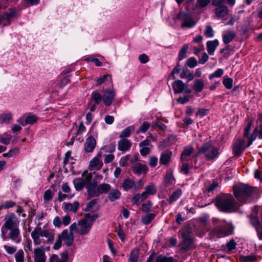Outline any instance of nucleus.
Returning a JSON list of instances; mask_svg holds the SVG:
<instances>
[{
	"label": "nucleus",
	"instance_id": "nucleus-1",
	"mask_svg": "<svg viewBox=\"0 0 262 262\" xmlns=\"http://www.w3.org/2000/svg\"><path fill=\"white\" fill-rule=\"evenodd\" d=\"M5 223L1 228L2 238L5 241L10 238L13 242L19 244L21 237L19 228V222L14 214L6 215L4 219Z\"/></svg>",
	"mask_w": 262,
	"mask_h": 262
},
{
	"label": "nucleus",
	"instance_id": "nucleus-2",
	"mask_svg": "<svg viewBox=\"0 0 262 262\" xmlns=\"http://www.w3.org/2000/svg\"><path fill=\"white\" fill-rule=\"evenodd\" d=\"M215 204L220 210L224 212H231L237 209L233 198L229 194L217 197Z\"/></svg>",
	"mask_w": 262,
	"mask_h": 262
},
{
	"label": "nucleus",
	"instance_id": "nucleus-3",
	"mask_svg": "<svg viewBox=\"0 0 262 262\" xmlns=\"http://www.w3.org/2000/svg\"><path fill=\"white\" fill-rule=\"evenodd\" d=\"M92 223H89L87 220L83 219L80 220L77 223H74L71 224L69 227V231L76 232L80 235L88 234L90 231Z\"/></svg>",
	"mask_w": 262,
	"mask_h": 262
},
{
	"label": "nucleus",
	"instance_id": "nucleus-4",
	"mask_svg": "<svg viewBox=\"0 0 262 262\" xmlns=\"http://www.w3.org/2000/svg\"><path fill=\"white\" fill-rule=\"evenodd\" d=\"M233 230V227L230 224L224 222L220 223L219 225L213 229L210 234L213 237H221L231 234Z\"/></svg>",
	"mask_w": 262,
	"mask_h": 262
},
{
	"label": "nucleus",
	"instance_id": "nucleus-5",
	"mask_svg": "<svg viewBox=\"0 0 262 262\" xmlns=\"http://www.w3.org/2000/svg\"><path fill=\"white\" fill-rule=\"evenodd\" d=\"M199 152L203 154L208 159H214L219 155L217 148L209 142L202 145L199 149Z\"/></svg>",
	"mask_w": 262,
	"mask_h": 262
},
{
	"label": "nucleus",
	"instance_id": "nucleus-6",
	"mask_svg": "<svg viewBox=\"0 0 262 262\" xmlns=\"http://www.w3.org/2000/svg\"><path fill=\"white\" fill-rule=\"evenodd\" d=\"M233 193L236 199L242 203L246 201V185L238 183L233 186Z\"/></svg>",
	"mask_w": 262,
	"mask_h": 262
},
{
	"label": "nucleus",
	"instance_id": "nucleus-7",
	"mask_svg": "<svg viewBox=\"0 0 262 262\" xmlns=\"http://www.w3.org/2000/svg\"><path fill=\"white\" fill-rule=\"evenodd\" d=\"M259 196V191L257 187L247 184V203L255 201Z\"/></svg>",
	"mask_w": 262,
	"mask_h": 262
},
{
	"label": "nucleus",
	"instance_id": "nucleus-8",
	"mask_svg": "<svg viewBox=\"0 0 262 262\" xmlns=\"http://www.w3.org/2000/svg\"><path fill=\"white\" fill-rule=\"evenodd\" d=\"M175 93H181L185 92L186 93H190L191 91L189 89L188 85L184 83L182 81L177 80L174 81L172 84Z\"/></svg>",
	"mask_w": 262,
	"mask_h": 262
},
{
	"label": "nucleus",
	"instance_id": "nucleus-9",
	"mask_svg": "<svg viewBox=\"0 0 262 262\" xmlns=\"http://www.w3.org/2000/svg\"><path fill=\"white\" fill-rule=\"evenodd\" d=\"M74 232H71L70 231L69 232L68 230H64L61 232V233L59 235V237L64 242V244L68 246H71L74 241Z\"/></svg>",
	"mask_w": 262,
	"mask_h": 262
},
{
	"label": "nucleus",
	"instance_id": "nucleus-10",
	"mask_svg": "<svg viewBox=\"0 0 262 262\" xmlns=\"http://www.w3.org/2000/svg\"><path fill=\"white\" fill-rule=\"evenodd\" d=\"M86 188L87 189L89 199L100 195L99 187L96 183H90V184L86 186Z\"/></svg>",
	"mask_w": 262,
	"mask_h": 262
},
{
	"label": "nucleus",
	"instance_id": "nucleus-11",
	"mask_svg": "<svg viewBox=\"0 0 262 262\" xmlns=\"http://www.w3.org/2000/svg\"><path fill=\"white\" fill-rule=\"evenodd\" d=\"M139 146L140 148V152L142 156L145 157L150 152L152 145L150 140H143L139 143Z\"/></svg>",
	"mask_w": 262,
	"mask_h": 262
},
{
	"label": "nucleus",
	"instance_id": "nucleus-12",
	"mask_svg": "<svg viewBox=\"0 0 262 262\" xmlns=\"http://www.w3.org/2000/svg\"><path fill=\"white\" fill-rule=\"evenodd\" d=\"M180 18L182 21L181 25V28H192L196 24V22L194 20L193 18L189 15L186 14H181Z\"/></svg>",
	"mask_w": 262,
	"mask_h": 262
},
{
	"label": "nucleus",
	"instance_id": "nucleus-13",
	"mask_svg": "<svg viewBox=\"0 0 262 262\" xmlns=\"http://www.w3.org/2000/svg\"><path fill=\"white\" fill-rule=\"evenodd\" d=\"M115 91L114 90H106L103 95V101L106 106L111 105L115 96Z\"/></svg>",
	"mask_w": 262,
	"mask_h": 262
},
{
	"label": "nucleus",
	"instance_id": "nucleus-14",
	"mask_svg": "<svg viewBox=\"0 0 262 262\" xmlns=\"http://www.w3.org/2000/svg\"><path fill=\"white\" fill-rule=\"evenodd\" d=\"M132 146V143L127 139H122L118 142V149L124 154L128 151Z\"/></svg>",
	"mask_w": 262,
	"mask_h": 262
},
{
	"label": "nucleus",
	"instance_id": "nucleus-15",
	"mask_svg": "<svg viewBox=\"0 0 262 262\" xmlns=\"http://www.w3.org/2000/svg\"><path fill=\"white\" fill-rule=\"evenodd\" d=\"M96 145V141L93 137H89L84 144V150L85 152H92Z\"/></svg>",
	"mask_w": 262,
	"mask_h": 262
},
{
	"label": "nucleus",
	"instance_id": "nucleus-16",
	"mask_svg": "<svg viewBox=\"0 0 262 262\" xmlns=\"http://www.w3.org/2000/svg\"><path fill=\"white\" fill-rule=\"evenodd\" d=\"M172 155V152L169 150L162 152L160 155L159 164L161 165L167 166L171 161Z\"/></svg>",
	"mask_w": 262,
	"mask_h": 262
},
{
	"label": "nucleus",
	"instance_id": "nucleus-17",
	"mask_svg": "<svg viewBox=\"0 0 262 262\" xmlns=\"http://www.w3.org/2000/svg\"><path fill=\"white\" fill-rule=\"evenodd\" d=\"M258 210V208L257 207H254L252 209V213L250 216V222L256 229L261 227L258 217L257 216Z\"/></svg>",
	"mask_w": 262,
	"mask_h": 262
},
{
	"label": "nucleus",
	"instance_id": "nucleus-18",
	"mask_svg": "<svg viewBox=\"0 0 262 262\" xmlns=\"http://www.w3.org/2000/svg\"><path fill=\"white\" fill-rule=\"evenodd\" d=\"M132 170L134 173L141 174L147 173L148 168L145 164L137 163L133 165Z\"/></svg>",
	"mask_w": 262,
	"mask_h": 262
},
{
	"label": "nucleus",
	"instance_id": "nucleus-19",
	"mask_svg": "<svg viewBox=\"0 0 262 262\" xmlns=\"http://www.w3.org/2000/svg\"><path fill=\"white\" fill-rule=\"evenodd\" d=\"M244 150V141L237 140L234 144L233 152L235 156H240Z\"/></svg>",
	"mask_w": 262,
	"mask_h": 262
},
{
	"label": "nucleus",
	"instance_id": "nucleus-20",
	"mask_svg": "<svg viewBox=\"0 0 262 262\" xmlns=\"http://www.w3.org/2000/svg\"><path fill=\"white\" fill-rule=\"evenodd\" d=\"M34 262H46V256L45 252L40 248H36L34 251Z\"/></svg>",
	"mask_w": 262,
	"mask_h": 262
},
{
	"label": "nucleus",
	"instance_id": "nucleus-21",
	"mask_svg": "<svg viewBox=\"0 0 262 262\" xmlns=\"http://www.w3.org/2000/svg\"><path fill=\"white\" fill-rule=\"evenodd\" d=\"M61 258L57 255L53 254L50 257L49 262H67L69 254L68 251H66L60 254Z\"/></svg>",
	"mask_w": 262,
	"mask_h": 262
},
{
	"label": "nucleus",
	"instance_id": "nucleus-22",
	"mask_svg": "<svg viewBox=\"0 0 262 262\" xmlns=\"http://www.w3.org/2000/svg\"><path fill=\"white\" fill-rule=\"evenodd\" d=\"M16 16V11L15 9H11L3 15L4 17V25H8L10 24L11 19Z\"/></svg>",
	"mask_w": 262,
	"mask_h": 262
},
{
	"label": "nucleus",
	"instance_id": "nucleus-23",
	"mask_svg": "<svg viewBox=\"0 0 262 262\" xmlns=\"http://www.w3.org/2000/svg\"><path fill=\"white\" fill-rule=\"evenodd\" d=\"M214 13L216 17L224 18L227 15L228 9L225 5L220 6L214 9Z\"/></svg>",
	"mask_w": 262,
	"mask_h": 262
},
{
	"label": "nucleus",
	"instance_id": "nucleus-24",
	"mask_svg": "<svg viewBox=\"0 0 262 262\" xmlns=\"http://www.w3.org/2000/svg\"><path fill=\"white\" fill-rule=\"evenodd\" d=\"M99 156H101L100 154L93 158L90 162L89 166L93 169L99 170L103 165L102 161L99 160Z\"/></svg>",
	"mask_w": 262,
	"mask_h": 262
},
{
	"label": "nucleus",
	"instance_id": "nucleus-25",
	"mask_svg": "<svg viewBox=\"0 0 262 262\" xmlns=\"http://www.w3.org/2000/svg\"><path fill=\"white\" fill-rule=\"evenodd\" d=\"M13 114L11 113H4L0 114V123L9 124L13 119Z\"/></svg>",
	"mask_w": 262,
	"mask_h": 262
},
{
	"label": "nucleus",
	"instance_id": "nucleus-26",
	"mask_svg": "<svg viewBox=\"0 0 262 262\" xmlns=\"http://www.w3.org/2000/svg\"><path fill=\"white\" fill-rule=\"evenodd\" d=\"M235 36V34L232 31H225L223 33V40L225 44L231 42Z\"/></svg>",
	"mask_w": 262,
	"mask_h": 262
},
{
	"label": "nucleus",
	"instance_id": "nucleus-27",
	"mask_svg": "<svg viewBox=\"0 0 262 262\" xmlns=\"http://www.w3.org/2000/svg\"><path fill=\"white\" fill-rule=\"evenodd\" d=\"M219 42L217 39L208 41L207 42V52L210 55H213L214 51L219 46Z\"/></svg>",
	"mask_w": 262,
	"mask_h": 262
},
{
	"label": "nucleus",
	"instance_id": "nucleus-28",
	"mask_svg": "<svg viewBox=\"0 0 262 262\" xmlns=\"http://www.w3.org/2000/svg\"><path fill=\"white\" fill-rule=\"evenodd\" d=\"M79 205L78 201H75L73 203H67L64 204L63 210L65 211H73L76 212Z\"/></svg>",
	"mask_w": 262,
	"mask_h": 262
},
{
	"label": "nucleus",
	"instance_id": "nucleus-29",
	"mask_svg": "<svg viewBox=\"0 0 262 262\" xmlns=\"http://www.w3.org/2000/svg\"><path fill=\"white\" fill-rule=\"evenodd\" d=\"M182 250L187 251L193 247V241L192 238L183 239L180 244Z\"/></svg>",
	"mask_w": 262,
	"mask_h": 262
},
{
	"label": "nucleus",
	"instance_id": "nucleus-30",
	"mask_svg": "<svg viewBox=\"0 0 262 262\" xmlns=\"http://www.w3.org/2000/svg\"><path fill=\"white\" fill-rule=\"evenodd\" d=\"M193 150V148L191 146L185 147L181 154V161H182L183 162L184 161H188V158L190 156V155L192 154Z\"/></svg>",
	"mask_w": 262,
	"mask_h": 262
},
{
	"label": "nucleus",
	"instance_id": "nucleus-31",
	"mask_svg": "<svg viewBox=\"0 0 262 262\" xmlns=\"http://www.w3.org/2000/svg\"><path fill=\"white\" fill-rule=\"evenodd\" d=\"M139 257V249L137 248H134L130 252L129 258V262H138Z\"/></svg>",
	"mask_w": 262,
	"mask_h": 262
},
{
	"label": "nucleus",
	"instance_id": "nucleus-32",
	"mask_svg": "<svg viewBox=\"0 0 262 262\" xmlns=\"http://www.w3.org/2000/svg\"><path fill=\"white\" fill-rule=\"evenodd\" d=\"M210 0H196L195 7L193 9V11H198L206 7L210 3Z\"/></svg>",
	"mask_w": 262,
	"mask_h": 262
},
{
	"label": "nucleus",
	"instance_id": "nucleus-33",
	"mask_svg": "<svg viewBox=\"0 0 262 262\" xmlns=\"http://www.w3.org/2000/svg\"><path fill=\"white\" fill-rule=\"evenodd\" d=\"M182 190L180 189H177L173 191L167 199V201L169 204H171L178 200L182 195Z\"/></svg>",
	"mask_w": 262,
	"mask_h": 262
},
{
	"label": "nucleus",
	"instance_id": "nucleus-34",
	"mask_svg": "<svg viewBox=\"0 0 262 262\" xmlns=\"http://www.w3.org/2000/svg\"><path fill=\"white\" fill-rule=\"evenodd\" d=\"M121 192L119 190L117 189H113L109 193L108 198L111 201L114 202L119 199L121 196Z\"/></svg>",
	"mask_w": 262,
	"mask_h": 262
},
{
	"label": "nucleus",
	"instance_id": "nucleus-35",
	"mask_svg": "<svg viewBox=\"0 0 262 262\" xmlns=\"http://www.w3.org/2000/svg\"><path fill=\"white\" fill-rule=\"evenodd\" d=\"M135 127L133 126H129L124 129L120 133L119 138L122 139H126L130 137L132 132L134 130Z\"/></svg>",
	"mask_w": 262,
	"mask_h": 262
},
{
	"label": "nucleus",
	"instance_id": "nucleus-36",
	"mask_svg": "<svg viewBox=\"0 0 262 262\" xmlns=\"http://www.w3.org/2000/svg\"><path fill=\"white\" fill-rule=\"evenodd\" d=\"M122 187L125 191L134 188L135 189V182L130 179H126L122 184Z\"/></svg>",
	"mask_w": 262,
	"mask_h": 262
},
{
	"label": "nucleus",
	"instance_id": "nucleus-37",
	"mask_svg": "<svg viewBox=\"0 0 262 262\" xmlns=\"http://www.w3.org/2000/svg\"><path fill=\"white\" fill-rule=\"evenodd\" d=\"M39 232L40 237H45L47 238L48 242H52L54 238V235L47 230H42L41 228H39Z\"/></svg>",
	"mask_w": 262,
	"mask_h": 262
},
{
	"label": "nucleus",
	"instance_id": "nucleus-38",
	"mask_svg": "<svg viewBox=\"0 0 262 262\" xmlns=\"http://www.w3.org/2000/svg\"><path fill=\"white\" fill-rule=\"evenodd\" d=\"M31 237L33 240L35 245H39L41 241L39 239L40 233L39 232V228L35 229L31 234Z\"/></svg>",
	"mask_w": 262,
	"mask_h": 262
},
{
	"label": "nucleus",
	"instance_id": "nucleus-39",
	"mask_svg": "<svg viewBox=\"0 0 262 262\" xmlns=\"http://www.w3.org/2000/svg\"><path fill=\"white\" fill-rule=\"evenodd\" d=\"M204 81L201 79H195L194 81L193 89L197 92H201L204 89Z\"/></svg>",
	"mask_w": 262,
	"mask_h": 262
},
{
	"label": "nucleus",
	"instance_id": "nucleus-40",
	"mask_svg": "<svg viewBox=\"0 0 262 262\" xmlns=\"http://www.w3.org/2000/svg\"><path fill=\"white\" fill-rule=\"evenodd\" d=\"M97 82L98 85H101L104 82H108L107 84L113 85L112 77L109 74L103 75L102 77L98 79Z\"/></svg>",
	"mask_w": 262,
	"mask_h": 262
},
{
	"label": "nucleus",
	"instance_id": "nucleus-41",
	"mask_svg": "<svg viewBox=\"0 0 262 262\" xmlns=\"http://www.w3.org/2000/svg\"><path fill=\"white\" fill-rule=\"evenodd\" d=\"M73 184L76 190L79 191L83 188L86 185L81 178H78L73 180Z\"/></svg>",
	"mask_w": 262,
	"mask_h": 262
},
{
	"label": "nucleus",
	"instance_id": "nucleus-42",
	"mask_svg": "<svg viewBox=\"0 0 262 262\" xmlns=\"http://www.w3.org/2000/svg\"><path fill=\"white\" fill-rule=\"evenodd\" d=\"M12 136L10 134L5 133L0 136V143L5 145H8L10 143Z\"/></svg>",
	"mask_w": 262,
	"mask_h": 262
},
{
	"label": "nucleus",
	"instance_id": "nucleus-43",
	"mask_svg": "<svg viewBox=\"0 0 262 262\" xmlns=\"http://www.w3.org/2000/svg\"><path fill=\"white\" fill-rule=\"evenodd\" d=\"M100 195L102 193H107L111 190V186L108 184L103 183L98 185Z\"/></svg>",
	"mask_w": 262,
	"mask_h": 262
},
{
	"label": "nucleus",
	"instance_id": "nucleus-44",
	"mask_svg": "<svg viewBox=\"0 0 262 262\" xmlns=\"http://www.w3.org/2000/svg\"><path fill=\"white\" fill-rule=\"evenodd\" d=\"M155 213H149L143 216L141 219V222L145 225L149 224L155 217Z\"/></svg>",
	"mask_w": 262,
	"mask_h": 262
},
{
	"label": "nucleus",
	"instance_id": "nucleus-45",
	"mask_svg": "<svg viewBox=\"0 0 262 262\" xmlns=\"http://www.w3.org/2000/svg\"><path fill=\"white\" fill-rule=\"evenodd\" d=\"M81 179L86 186L90 184L89 183L91 182L92 179V175L91 173H89L87 170H85L82 173Z\"/></svg>",
	"mask_w": 262,
	"mask_h": 262
},
{
	"label": "nucleus",
	"instance_id": "nucleus-46",
	"mask_svg": "<svg viewBox=\"0 0 262 262\" xmlns=\"http://www.w3.org/2000/svg\"><path fill=\"white\" fill-rule=\"evenodd\" d=\"M189 46L188 44H184L179 53V59L181 60L185 58L186 56V53L188 49Z\"/></svg>",
	"mask_w": 262,
	"mask_h": 262
},
{
	"label": "nucleus",
	"instance_id": "nucleus-47",
	"mask_svg": "<svg viewBox=\"0 0 262 262\" xmlns=\"http://www.w3.org/2000/svg\"><path fill=\"white\" fill-rule=\"evenodd\" d=\"M16 262H24V252L23 249H19L15 255Z\"/></svg>",
	"mask_w": 262,
	"mask_h": 262
},
{
	"label": "nucleus",
	"instance_id": "nucleus-48",
	"mask_svg": "<svg viewBox=\"0 0 262 262\" xmlns=\"http://www.w3.org/2000/svg\"><path fill=\"white\" fill-rule=\"evenodd\" d=\"M257 134V129L255 128L248 139V141L247 144V148L249 147L252 144V142L256 139Z\"/></svg>",
	"mask_w": 262,
	"mask_h": 262
},
{
	"label": "nucleus",
	"instance_id": "nucleus-49",
	"mask_svg": "<svg viewBox=\"0 0 262 262\" xmlns=\"http://www.w3.org/2000/svg\"><path fill=\"white\" fill-rule=\"evenodd\" d=\"M91 97L93 99V100L95 101V103L96 104L98 105L102 101V99H103V98H102L101 95L96 92H93L91 95Z\"/></svg>",
	"mask_w": 262,
	"mask_h": 262
},
{
	"label": "nucleus",
	"instance_id": "nucleus-50",
	"mask_svg": "<svg viewBox=\"0 0 262 262\" xmlns=\"http://www.w3.org/2000/svg\"><path fill=\"white\" fill-rule=\"evenodd\" d=\"M156 262H174V260L172 257H166L163 255H160L157 257Z\"/></svg>",
	"mask_w": 262,
	"mask_h": 262
},
{
	"label": "nucleus",
	"instance_id": "nucleus-51",
	"mask_svg": "<svg viewBox=\"0 0 262 262\" xmlns=\"http://www.w3.org/2000/svg\"><path fill=\"white\" fill-rule=\"evenodd\" d=\"M19 149L18 148H14L9 150L7 153L4 154V157L11 158L18 154Z\"/></svg>",
	"mask_w": 262,
	"mask_h": 262
},
{
	"label": "nucleus",
	"instance_id": "nucleus-52",
	"mask_svg": "<svg viewBox=\"0 0 262 262\" xmlns=\"http://www.w3.org/2000/svg\"><path fill=\"white\" fill-rule=\"evenodd\" d=\"M223 83L227 89H231L233 86V79L229 77H224Z\"/></svg>",
	"mask_w": 262,
	"mask_h": 262
},
{
	"label": "nucleus",
	"instance_id": "nucleus-53",
	"mask_svg": "<svg viewBox=\"0 0 262 262\" xmlns=\"http://www.w3.org/2000/svg\"><path fill=\"white\" fill-rule=\"evenodd\" d=\"M224 74V71L222 69H218L215 71L213 73L209 76L210 79H212L214 78H219L221 77Z\"/></svg>",
	"mask_w": 262,
	"mask_h": 262
},
{
	"label": "nucleus",
	"instance_id": "nucleus-54",
	"mask_svg": "<svg viewBox=\"0 0 262 262\" xmlns=\"http://www.w3.org/2000/svg\"><path fill=\"white\" fill-rule=\"evenodd\" d=\"M26 124H33L36 122L37 117L34 115L30 114L25 118Z\"/></svg>",
	"mask_w": 262,
	"mask_h": 262
},
{
	"label": "nucleus",
	"instance_id": "nucleus-55",
	"mask_svg": "<svg viewBox=\"0 0 262 262\" xmlns=\"http://www.w3.org/2000/svg\"><path fill=\"white\" fill-rule=\"evenodd\" d=\"M150 124L148 122H144L139 128L136 131L137 134L139 133H145L149 128Z\"/></svg>",
	"mask_w": 262,
	"mask_h": 262
},
{
	"label": "nucleus",
	"instance_id": "nucleus-56",
	"mask_svg": "<svg viewBox=\"0 0 262 262\" xmlns=\"http://www.w3.org/2000/svg\"><path fill=\"white\" fill-rule=\"evenodd\" d=\"M101 149L105 152H113L116 149V144L115 143H112L109 145L104 146Z\"/></svg>",
	"mask_w": 262,
	"mask_h": 262
},
{
	"label": "nucleus",
	"instance_id": "nucleus-57",
	"mask_svg": "<svg viewBox=\"0 0 262 262\" xmlns=\"http://www.w3.org/2000/svg\"><path fill=\"white\" fill-rule=\"evenodd\" d=\"M218 183L216 182H213L210 184L209 186L206 188V192L207 193L212 192L215 191L218 187Z\"/></svg>",
	"mask_w": 262,
	"mask_h": 262
},
{
	"label": "nucleus",
	"instance_id": "nucleus-58",
	"mask_svg": "<svg viewBox=\"0 0 262 262\" xmlns=\"http://www.w3.org/2000/svg\"><path fill=\"white\" fill-rule=\"evenodd\" d=\"M152 203L150 201H148L146 203L142 205L141 210L144 212H148L151 210Z\"/></svg>",
	"mask_w": 262,
	"mask_h": 262
},
{
	"label": "nucleus",
	"instance_id": "nucleus-59",
	"mask_svg": "<svg viewBox=\"0 0 262 262\" xmlns=\"http://www.w3.org/2000/svg\"><path fill=\"white\" fill-rule=\"evenodd\" d=\"M6 252L9 254H13L16 251V247L13 246L5 245L3 246Z\"/></svg>",
	"mask_w": 262,
	"mask_h": 262
},
{
	"label": "nucleus",
	"instance_id": "nucleus-60",
	"mask_svg": "<svg viewBox=\"0 0 262 262\" xmlns=\"http://www.w3.org/2000/svg\"><path fill=\"white\" fill-rule=\"evenodd\" d=\"M129 158L130 155L121 157L119 161V165L122 167L127 166Z\"/></svg>",
	"mask_w": 262,
	"mask_h": 262
},
{
	"label": "nucleus",
	"instance_id": "nucleus-61",
	"mask_svg": "<svg viewBox=\"0 0 262 262\" xmlns=\"http://www.w3.org/2000/svg\"><path fill=\"white\" fill-rule=\"evenodd\" d=\"M145 190L150 195L155 194L157 192L156 187L152 184L146 186Z\"/></svg>",
	"mask_w": 262,
	"mask_h": 262
},
{
	"label": "nucleus",
	"instance_id": "nucleus-62",
	"mask_svg": "<svg viewBox=\"0 0 262 262\" xmlns=\"http://www.w3.org/2000/svg\"><path fill=\"white\" fill-rule=\"evenodd\" d=\"M183 239L192 238L190 235V230L188 228L184 229L180 231Z\"/></svg>",
	"mask_w": 262,
	"mask_h": 262
},
{
	"label": "nucleus",
	"instance_id": "nucleus-63",
	"mask_svg": "<svg viewBox=\"0 0 262 262\" xmlns=\"http://www.w3.org/2000/svg\"><path fill=\"white\" fill-rule=\"evenodd\" d=\"M186 64L188 67L193 68L197 65V60L194 57H191L186 60Z\"/></svg>",
	"mask_w": 262,
	"mask_h": 262
},
{
	"label": "nucleus",
	"instance_id": "nucleus-64",
	"mask_svg": "<svg viewBox=\"0 0 262 262\" xmlns=\"http://www.w3.org/2000/svg\"><path fill=\"white\" fill-rule=\"evenodd\" d=\"M204 34L207 37H212L214 35L213 30L210 26H207L204 31Z\"/></svg>",
	"mask_w": 262,
	"mask_h": 262
}]
</instances>
